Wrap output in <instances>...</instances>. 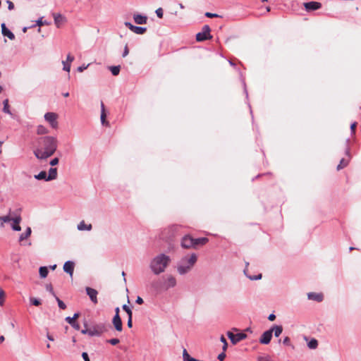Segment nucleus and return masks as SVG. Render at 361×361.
Segmentation results:
<instances>
[{
    "mask_svg": "<svg viewBox=\"0 0 361 361\" xmlns=\"http://www.w3.org/2000/svg\"><path fill=\"white\" fill-rule=\"evenodd\" d=\"M58 142L53 136H44L39 140V147L34 150L38 159L45 160L52 156L57 149Z\"/></svg>",
    "mask_w": 361,
    "mask_h": 361,
    "instance_id": "1",
    "label": "nucleus"
},
{
    "mask_svg": "<svg viewBox=\"0 0 361 361\" xmlns=\"http://www.w3.org/2000/svg\"><path fill=\"white\" fill-rule=\"evenodd\" d=\"M171 261L169 255L160 253L152 259L149 268L154 274L159 275L165 271Z\"/></svg>",
    "mask_w": 361,
    "mask_h": 361,
    "instance_id": "2",
    "label": "nucleus"
},
{
    "mask_svg": "<svg viewBox=\"0 0 361 361\" xmlns=\"http://www.w3.org/2000/svg\"><path fill=\"white\" fill-rule=\"evenodd\" d=\"M197 260L196 254L192 253L190 256L183 257L177 265V271L180 275L188 273L195 264Z\"/></svg>",
    "mask_w": 361,
    "mask_h": 361,
    "instance_id": "3",
    "label": "nucleus"
},
{
    "mask_svg": "<svg viewBox=\"0 0 361 361\" xmlns=\"http://www.w3.org/2000/svg\"><path fill=\"white\" fill-rule=\"evenodd\" d=\"M211 29L209 25H205L202 27V31L196 35V40L202 42L206 39H212V36L210 35Z\"/></svg>",
    "mask_w": 361,
    "mask_h": 361,
    "instance_id": "4",
    "label": "nucleus"
},
{
    "mask_svg": "<svg viewBox=\"0 0 361 361\" xmlns=\"http://www.w3.org/2000/svg\"><path fill=\"white\" fill-rule=\"evenodd\" d=\"M58 114L54 112H48L44 114V120L49 123L54 129L58 128Z\"/></svg>",
    "mask_w": 361,
    "mask_h": 361,
    "instance_id": "5",
    "label": "nucleus"
},
{
    "mask_svg": "<svg viewBox=\"0 0 361 361\" xmlns=\"http://www.w3.org/2000/svg\"><path fill=\"white\" fill-rule=\"evenodd\" d=\"M180 228V226L178 225H171L168 228H165L162 233V238L168 239L173 236V235L178 231Z\"/></svg>",
    "mask_w": 361,
    "mask_h": 361,
    "instance_id": "6",
    "label": "nucleus"
},
{
    "mask_svg": "<svg viewBox=\"0 0 361 361\" xmlns=\"http://www.w3.org/2000/svg\"><path fill=\"white\" fill-rule=\"evenodd\" d=\"M105 326L102 324H97L88 329L89 336H99L105 331Z\"/></svg>",
    "mask_w": 361,
    "mask_h": 361,
    "instance_id": "7",
    "label": "nucleus"
},
{
    "mask_svg": "<svg viewBox=\"0 0 361 361\" xmlns=\"http://www.w3.org/2000/svg\"><path fill=\"white\" fill-rule=\"evenodd\" d=\"M227 336L231 340L233 344H236L238 342L245 339L247 338V335L245 333H238L234 334L231 331L227 332Z\"/></svg>",
    "mask_w": 361,
    "mask_h": 361,
    "instance_id": "8",
    "label": "nucleus"
},
{
    "mask_svg": "<svg viewBox=\"0 0 361 361\" xmlns=\"http://www.w3.org/2000/svg\"><path fill=\"white\" fill-rule=\"evenodd\" d=\"M304 7L308 12L318 10L322 8V4L318 1H310L304 3Z\"/></svg>",
    "mask_w": 361,
    "mask_h": 361,
    "instance_id": "9",
    "label": "nucleus"
},
{
    "mask_svg": "<svg viewBox=\"0 0 361 361\" xmlns=\"http://www.w3.org/2000/svg\"><path fill=\"white\" fill-rule=\"evenodd\" d=\"M181 246L186 249L194 247V238L189 235H185L182 238Z\"/></svg>",
    "mask_w": 361,
    "mask_h": 361,
    "instance_id": "10",
    "label": "nucleus"
},
{
    "mask_svg": "<svg viewBox=\"0 0 361 361\" xmlns=\"http://www.w3.org/2000/svg\"><path fill=\"white\" fill-rule=\"evenodd\" d=\"M85 290H86V293H87V295L89 296L90 300L94 304H97L98 302V300H97L98 292H97V290L92 288H90V287H87Z\"/></svg>",
    "mask_w": 361,
    "mask_h": 361,
    "instance_id": "11",
    "label": "nucleus"
},
{
    "mask_svg": "<svg viewBox=\"0 0 361 361\" xmlns=\"http://www.w3.org/2000/svg\"><path fill=\"white\" fill-rule=\"evenodd\" d=\"M271 331L270 330L266 331L262 334L259 338V342L262 344H269L271 341Z\"/></svg>",
    "mask_w": 361,
    "mask_h": 361,
    "instance_id": "12",
    "label": "nucleus"
},
{
    "mask_svg": "<svg viewBox=\"0 0 361 361\" xmlns=\"http://www.w3.org/2000/svg\"><path fill=\"white\" fill-rule=\"evenodd\" d=\"M21 217L20 215L13 216L11 224V228L13 231H20L21 230V227L19 225Z\"/></svg>",
    "mask_w": 361,
    "mask_h": 361,
    "instance_id": "13",
    "label": "nucleus"
},
{
    "mask_svg": "<svg viewBox=\"0 0 361 361\" xmlns=\"http://www.w3.org/2000/svg\"><path fill=\"white\" fill-rule=\"evenodd\" d=\"M74 265V262L72 261H67L65 262L63 265L64 271L70 274L71 277L73 276V274Z\"/></svg>",
    "mask_w": 361,
    "mask_h": 361,
    "instance_id": "14",
    "label": "nucleus"
},
{
    "mask_svg": "<svg viewBox=\"0 0 361 361\" xmlns=\"http://www.w3.org/2000/svg\"><path fill=\"white\" fill-rule=\"evenodd\" d=\"M112 323L118 331H121L123 330L122 321L120 316H114L112 319Z\"/></svg>",
    "mask_w": 361,
    "mask_h": 361,
    "instance_id": "15",
    "label": "nucleus"
},
{
    "mask_svg": "<svg viewBox=\"0 0 361 361\" xmlns=\"http://www.w3.org/2000/svg\"><path fill=\"white\" fill-rule=\"evenodd\" d=\"M1 31L3 35L8 37L11 40L15 39L14 34L6 27L4 23L1 24Z\"/></svg>",
    "mask_w": 361,
    "mask_h": 361,
    "instance_id": "16",
    "label": "nucleus"
},
{
    "mask_svg": "<svg viewBox=\"0 0 361 361\" xmlns=\"http://www.w3.org/2000/svg\"><path fill=\"white\" fill-rule=\"evenodd\" d=\"M165 285L167 289L170 288H173L176 285V279H175L174 276L169 275L166 278Z\"/></svg>",
    "mask_w": 361,
    "mask_h": 361,
    "instance_id": "17",
    "label": "nucleus"
},
{
    "mask_svg": "<svg viewBox=\"0 0 361 361\" xmlns=\"http://www.w3.org/2000/svg\"><path fill=\"white\" fill-rule=\"evenodd\" d=\"M133 19L135 23L137 24H146L147 18L146 16L140 15V14H135L133 16Z\"/></svg>",
    "mask_w": 361,
    "mask_h": 361,
    "instance_id": "18",
    "label": "nucleus"
},
{
    "mask_svg": "<svg viewBox=\"0 0 361 361\" xmlns=\"http://www.w3.org/2000/svg\"><path fill=\"white\" fill-rule=\"evenodd\" d=\"M53 17L54 19V23L57 27H59L64 22V17L60 13H53Z\"/></svg>",
    "mask_w": 361,
    "mask_h": 361,
    "instance_id": "19",
    "label": "nucleus"
},
{
    "mask_svg": "<svg viewBox=\"0 0 361 361\" xmlns=\"http://www.w3.org/2000/svg\"><path fill=\"white\" fill-rule=\"evenodd\" d=\"M58 176L57 169L56 168H50L47 176V181L56 179Z\"/></svg>",
    "mask_w": 361,
    "mask_h": 361,
    "instance_id": "20",
    "label": "nucleus"
},
{
    "mask_svg": "<svg viewBox=\"0 0 361 361\" xmlns=\"http://www.w3.org/2000/svg\"><path fill=\"white\" fill-rule=\"evenodd\" d=\"M269 330L271 331V334L274 333L276 337H279L283 331V327L281 326L274 325Z\"/></svg>",
    "mask_w": 361,
    "mask_h": 361,
    "instance_id": "21",
    "label": "nucleus"
},
{
    "mask_svg": "<svg viewBox=\"0 0 361 361\" xmlns=\"http://www.w3.org/2000/svg\"><path fill=\"white\" fill-rule=\"evenodd\" d=\"M92 228V224H86L84 221H81L77 226L79 231H90Z\"/></svg>",
    "mask_w": 361,
    "mask_h": 361,
    "instance_id": "22",
    "label": "nucleus"
},
{
    "mask_svg": "<svg viewBox=\"0 0 361 361\" xmlns=\"http://www.w3.org/2000/svg\"><path fill=\"white\" fill-rule=\"evenodd\" d=\"M307 297L310 300H313L318 302H320L323 300V295L322 294L315 293H309Z\"/></svg>",
    "mask_w": 361,
    "mask_h": 361,
    "instance_id": "23",
    "label": "nucleus"
},
{
    "mask_svg": "<svg viewBox=\"0 0 361 361\" xmlns=\"http://www.w3.org/2000/svg\"><path fill=\"white\" fill-rule=\"evenodd\" d=\"M106 114L105 112L104 105L103 102L101 103V122L102 125H108V122L106 121Z\"/></svg>",
    "mask_w": 361,
    "mask_h": 361,
    "instance_id": "24",
    "label": "nucleus"
},
{
    "mask_svg": "<svg viewBox=\"0 0 361 361\" xmlns=\"http://www.w3.org/2000/svg\"><path fill=\"white\" fill-rule=\"evenodd\" d=\"M31 233H32L31 228L30 227H27L26 228L25 231L20 235L19 241L20 242L23 241L24 240H25L27 238H29L30 236V235H31Z\"/></svg>",
    "mask_w": 361,
    "mask_h": 361,
    "instance_id": "25",
    "label": "nucleus"
},
{
    "mask_svg": "<svg viewBox=\"0 0 361 361\" xmlns=\"http://www.w3.org/2000/svg\"><path fill=\"white\" fill-rule=\"evenodd\" d=\"M146 30H147L146 27H139V26H135V25H134V27H132V30H131L132 32H133L134 33L137 34V35H142L146 32Z\"/></svg>",
    "mask_w": 361,
    "mask_h": 361,
    "instance_id": "26",
    "label": "nucleus"
},
{
    "mask_svg": "<svg viewBox=\"0 0 361 361\" xmlns=\"http://www.w3.org/2000/svg\"><path fill=\"white\" fill-rule=\"evenodd\" d=\"M209 241L207 238H194V247L197 245H204Z\"/></svg>",
    "mask_w": 361,
    "mask_h": 361,
    "instance_id": "27",
    "label": "nucleus"
},
{
    "mask_svg": "<svg viewBox=\"0 0 361 361\" xmlns=\"http://www.w3.org/2000/svg\"><path fill=\"white\" fill-rule=\"evenodd\" d=\"M34 178L37 180H44L46 181H47V172L44 171H42L39 172L38 174L35 175Z\"/></svg>",
    "mask_w": 361,
    "mask_h": 361,
    "instance_id": "28",
    "label": "nucleus"
},
{
    "mask_svg": "<svg viewBox=\"0 0 361 361\" xmlns=\"http://www.w3.org/2000/svg\"><path fill=\"white\" fill-rule=\"evenodd\" d=\"M48 133H49L48 129L46 127H44V126L39 125L37 126V133L38 135H44V134H47Z\"/></svg>",
    "mask_w": 361,
    "mask_h": 361,
    "instance_id": "29",
    "label": "nucleus"
},
{
    "mask_svg": "<svg viewBox=\"0 0 361 361\" xmlns=\"http://www.w3.org/2000/svg\"><path fill=\"white\" fill-rule=\"evenodd\" d=\"M39 275L41 278H46L48 275V269L46 267H41L39 269Z\"/></svg>",
    "mask_w": 361,
    "mask_h": 361,
    "instance_id": "30",
    "label": "nucleus"
},
{
    "mask_svg": "<svg viewBox=\"0 0 361 361\" xmlns=\"http://www.w3.org/2000/svg\"><path fill=\"white\" fill-rule=\"evenodd\" d=\"M349 159H345L344 158L341 159L339 164L337 166V170H341L345 167L348 164Z\"/></svg>",
    "mask_w": 361,
    "mask_h": 361,
    "instance_id": "31",
    "label": "nucleus"
},
{
    "mask_svg": "<svg viewBox=\"0 0 361 361\" xmlns=\"http://www.w3.org/2000/svg\"><path fill=\"white\" fill-rule=\"evenodd\" d=\"M317 345L318 341L314 338L311 339L307 343V346L310 349H315L317 348Z\"/></svg>",
    "mask_w": 361,
    "mask_h": 361,
    "instance_id": "32",
    "label": "nucleus"
},
{
    "mask_svg": "<svg viewBox=\"0 0 361 361\" xmlns=\"http://www.w3.org/2000/svg\"><path fill=\"white\" fill-rule=\"evenodd\" d=\"M109 69L113 75H118L120 73L121 67L120 66H110Z\"/></svg>",
    "mask_w": 361,
    "mask_h": 361,
    "instance_id": "33",
    "label": "nucleus"
},
{
    "mask_svg": "<svg viewBox=\"0 0 361 361\" xmlns=\"http://www.w3.org/2000/svg\"><path fill=\"white\" fill-rule=\"evenodd\" d=\"M3 104H4V108H3V111L4 112L6 113V114H8L10 115H11V112L9 110V104H8V99H5L4 102H3Z\"/></svg>",
    "mask_w": 361,
    "mask_h": 361,
    "instance_id": "34",
    "label": "nucleus"
},
{
    "mask_svg": "<svg viewBox=\"0 0 361 361\" xmlns=\"http://www.w3.org/2000/svg\"><path fill=\"white\" fill-rule=\"evenodd\" d=\"M13 218V216H12L11 213H9L8 215L1 216L0 221H3L4 223L11 222V221H12Z\"/></svg>",
    "mask_w": 361,
    "mask_h": 361,
    "instance_id": "35",
    "label": "nucleus"
},
{
    "mask_svg": "<svg viewBox=\"0 0 361 361\" xmlns=\"http://www.w3.org/2000/svg\"><path fill=\"white\" fill-rule=\"evenodd\" d=\"M247 269H245L244 270V273L247 276V277L249 278L250 280H258V279H262V274H258L257 276H250V275H247Z\"/></svg>",
    "mask_w": 361,
    "mask_h": 361,
    "instance_id": "36",
    "label": "nucleus"
},
{
    "mask_svg": "<svg viewBox=\"0 0 361 361\" xmlns=\"http://www.w3.org/2000/svg\"><path fill=\"white\" fill-rule=\"evenodd\" d=\"M122 308L127 313L128 317H132V315H133L132 310L127 305H123Z\"/></svg>",
    "mask_w": 361,
    "mask_h": 361,
    "instance_id": "37",
    "label": "nucleus"
},
{
    "mask_svg": "<svg viewBox=\"0 0 361 361\" xmlns=\"http://www.w3.org/2000/svg\"><path fill=\"white\" fill-rule=\"evenodd\" d=\"M55 298L58 302L59 308L65 310L66 308V305H65V303L62 300H61L57 296H56Z\"/></svg>",
    "mask_w": 361,
    "mask_h": 361,
    "instance_id": "38",
    "label": "nucleus"
},
{
    "mask_svg": "<svg viewBox=\"0 0 361 361\" xmlns=\"http://www.w3.org/2000/svg\"><path fill=\"white\" fill-rule=\"evenodd\" d=\"M44 25H49V23H47L46 20H42V18H39L37 21H36V25L39 26V27H41Z\"/></svg>",
    "mask_w": 361,
    "mask_h": 361,
    "instance_id": "39",
    "label": "nucleus"
},
{
    "mask_svg": "<svg viewBox=\"0 0 361 361\" xmlns=\"http://www.w3.org/2000/svg\"><path fill=\"white\" fill-rule=\"evenodd\" d=\"M46 289L47 291H49L53 296L56 297V294L54 291L53 287L51 284H48L46 286Z\"/></svg>",
    "mask_w": 361,
    "mask_h": 361,
    "instance_id": "40",
    "label": "nucleus"
},
{
    "mask_svg": "<svg viewBox=\"0 0 361 361\" xmlns=\"http://www.w3.org/2000/svg\"><path fill=\"white\" fill-rule=\"evenodd\" d=\"M62 63H63V69L65 71L70 72V71H71V64L68 63V62H66V61H63Z\"/></svg>",
    "mask_w": 361,
    "mask_h": 361,
    "instance_id": "41",
    "label": "nucleus"
},
{
    "mask_svg": "<svg viewBox=\"0 0 361 361\" xmlns=\"http://www.w3.org/2000/svg\"><path fill=\"white\" fill-rule=\"evenodd\" d=\"M183 360L184 361H188L190 359H191L192 357L189 355V354L188 353L187 350L185 349H184L183 350Z\"/></svg>",
    "mask_w": 361,
    "mask_h": 361,
    "instance_id": "42",
    "label": "nucleus"
},
{
    "mask_svg": "<svg viewBox=\"0 0 361 361\" xmlns=\"http://www.w3.org/2000/svg\"><path fill=\"white\" fill-rule=\"evenodd\" d=\"M30 302L35 306H38L41 304L40 301L38 299L35 298H30Z\"/></svg>",
    "mask_w": 361,
    "mask_h": 361,
    "instance_id": "43",
    "label": "nucleus"
},
{
    "mask_svg": "<svg viewBox=\"0 0 361 361\" xmlns=\"http://www.w3.org/2000/svg\"><path fill=\"white\" fill-rule=\"evenodd\" d=\"M119 342L120 341L118 338H111L108 341V343H111L113 345H117Z\"/></svg>",
    "mask_w": 361,
    "mask_h": 361,
    "instance_id": "44",
    "label": "nucleus"
},
{
    "mask_svg": "<svg viewBox=\"0 0 361 361\" xmlns=\"http://www.w3.org/2000/svg\"><path fill=\"white\" fill-rule=\"evenodd\" d=\"M156 14L159 18L163 17V10L161 8H159L156 10Z\"/></svg>",
    "mask_w": 361,
    "mask_h": 361,
    "instance_id": "45",
    "label": "nucleus"
},
{
    "mask_svg": "<svg viewBox=\"0 0 361 361\" xmlns=\"http://www.w3.org/2000/svg\"><path fill=\"white\" fill-rule=\"evenodd\" d=\"M66 321L69 324H71V326L73 325V324L75 322V320L73 319V317H67L66 318Z\"/></svg>",
    "mask_w": 361,
    "mask_h": 361,
    "instance_id": "46",
    "label": "nucleus"
},
{
    "mask_svg": "<svg viewBox=\"0 0 361 361\" xmlns=\"http://www.w3.org/2000/svg\"><path fill=\"white\" fill-rule=\"evenodd\" d=\"M4 297V291L2 289H0V305H3Z\"/></svg>",
    "mask_w": 361,
    "mask_h": 361,
    "instance_id": "47",
    "label": "nucleus"
},
{
    "mask_svg": "<svg viewBox=\"0 0 361 361\" xmlns=\"http://www.w3.org/2000/svg\"><path fill=\"white\" fill-rule=\"evenodd\" d=\"M128 53H129L128 47V45L126 44V46L124 47V49H123V52L122 56L123 57L127 56Z\"/></svg>",
    "mask_w": 361,
    "mask_h": 361,
    "instance_id": "48",
    "label": "nucleus"
},
{
    "mask_svg": "<svg viewBox=\"0 0 361 361\" xmlns=\"http://www.w3.org/2000/svg\"><path fill=\"white\" fill-rule=\"evenodd\" d=\"M73 61H74V56H73L71 54H68L66 62H68V63L71 64Z\"/></svg>",
    "mask_w": 361,
    "mask_h": 361,
    "instance_id": "49",
    "label": "nucleus"
},
{
    "mask_svg": "<svg viewBox=\"0 0 361 361\" xmlns=\"http://www.w3.org/2000/svg\"><path fill=\"white\" fill-rule=\"evenodd\" d=\"M58 163H59V159L56 157V158H54L53 159H51L50 161L49 164L51 166H55V165L58 164Z\"/></svg>",
    "mask_w": 361,
    "mask_h": 361,
    "instance_id": "50",
    "label": "nucleus"
},
{
    "mask_svg": "<svg viewBox=\"0 0 361 361\" xmlns=\"http://www.w3.org/2000/svg\"><path fill=\"white\" fill-rule=\"evenodd\" d=\"M205 16H207L208 18H215V17H218V15L216 14V13H212L207 12L205 13Z\"/></svg>",
    "mask_w": 361,
    "mask_h": 361,
    "instance_id": "51",
    "label": "nucleus"
},
{
    "mask_svg": "<svg viewBox=\"0 0 361 361\" xmlns=\"http://www.w3.org/2000/svg\"><path fill=\"white\" fill-rule=\"evenodd\" d=\"M82 357L84 360V361H90V358H89V356H88V354L85 352L82 353Z\"/></svg>",
    "mask_w": 361,
    "mask_h": 361,
    "instance_id": "52",
    "label": "nucleus"
},
{
    "mask_svg": "<svg viewBox=\"0 0 361 361\" xmlns=\"http://www.w3.org/2000/svg\"><path fill=\"white\" fill-rule=\"evenodd\" d=\"M290 338H289L288 336H286V337H285V338H283V343L284 345H290Z\"/></svg>",
    "mask_w": 361,
    "mask_h": 361,
    "instance_id": "53",
    "label": "nucleus"
},
{
    "mask_svg": "<svg viewBox=\"0 0 361 361\" xmlns=\"http://www.w3.org/2000/svg\"><path fill=\"white\" fill-rule=\"evenodd\" d=\"M89 64L87 65V66H85V65H82V66H80L78 68V72H82L83 71H85L87 67H88Z\"/></svg>",
    "mask_w": 361,
    "mask_h": 361,
    "instance_id": "54",
    "label": "nucleus"
},
{
    "mask_svg": "<svg viewBox=\"0 0 361 361\" xmlns=\"http://www.w3.org/2000/svg\"><path fill=\"white\" fill-rule=\"evenodd\" d=\"M6 2L8 4V8L9 10H13L14 8V4L9 0H8Z\"/></svg>",
    "mask_w": 361,
    "mask_h": 361,
    "instance_id": "55",
    "label": "nucleus"
},
{
    "mask_svg": "<svg viewBox=\"0 0 361 361\" xmlns=\"http://www.w3.org/2000/svg\"><path fill=\"white\" fill-rule=\"evenodd\" d=\"M225 357H226V355L224 353H222L218 355V359L220 361H223L225 359Z\"/></svg>",
    "mask_w": 361,
    "mask_h": 361,
    "instance_id": "56",
    "label": "nucleus"
},
{
    "mask_svg": "<svg viewBox=\"0 0 361 361\" xmlns=\"http://www.w3.org/2000/svg\"><path fill=\"white\" fill-rule=\"evenodd\" d=\"M356 126H357V123H356V122H354V123H353L351 124V126H350V130H351V131H352L353 133H354L355 129V128H356Z\"/></svg>",
    "mask_w": 361,
    "mask_h": 361,
    "instance_id": "57",
    "label": "nucleus"
},
{
    "mask_svg": "<svg viewBox=\"0 0 361 361\" xmlns=\"http://www.w3.org/2000/svg\"><path fill=\"white\" fill-rule=\"evenodd\" d=\"M133 326V324H132V317H128V326L129 328H131Z\"/></svg>",
    "mask_w": 361,
    "mask_h": 361,
    "instance_id": "58",
    "label": "nucleus"
},
{
    "mask_svg": "<svg viewBox=\"0 0 361 361\" xmlns=\"http://www.w3.org/2000/svg\"><path fill=\"white\" fill-rule=\"evenodd\" d=\"M85 329H82L81 331V333L82 334H88L89 335V331H88V328H87V324H85Z\"/></svg>",
    "mask_w": 361,
    "mask_h": 361,
    "instance_id": "59",
    "label": "nucleus"
},
{
    "mask_svg": "<svg viewBox=\"0 0 361 361\" xmlns=\"http://www.w3.org/2000/svg\"><path fill=\"white\" fill-rule=\"evenodd\" d=\"M136 302H137V304H140V305L142 304V303H143V300H142V298L141 297L138 296V297L137 298V299H136Z\"/></svg>",
    "mask_w": 361,
    "mask_h": 361,
    "instance_id": "60",
    "label": "nucleus"
},
{
    "mask_svg": "<svg viewBox=\"0 0 361 361\" xmlns=\"http://www.w3.org/2000/svg\"><path fill=\"white\" fill-rule=\"evenodd\" d=\"M125 25L128 27L130 30H132V27H134V25L129 22H126Z\"/></svg>",
    "mask_w": 361,
    "mask_h": 361,
    "instance_id": "61",
    "label": "nucleus"
},
{
    "mask_svg": "<svg viewBox=\"0 0 361 361\" xmlns=\"http://www.w3.org/2000/svg\"><path fill=\"white\" fill-rule=\"evenodd\" d=\"M275 319H276V316H275V314H269V317H268V319H269V321H274Z\"/></svg>",
    "mask_w": 361,
    "mask_h": 361,
    "instance_id": "62",
    "label": "nucleus"
},
{
    "mask_svg": "<svg viewBox=\"0 0 361 361\" xmlns=\"http://www.w3.org/2000/svg\"><path fill=\"white\" fill-rule=\"evenodd\" d=\"M72 326L76 329V330H79L80 329V324L78 323H77L76 322L73 324V325H72Z\"/></svg>",
    "mask_w": 361,
    "mask_h": 361,
    "instance_id": "63",
    "label": "nucleus"
},
{
    "mask_svg": "<svg viewBox=\"0 0 361 361\" xmlns=\"http://www.w3.org/2000/svg\"><path fill=\"white\" fill-rule=\"evenodd\" d=\"M119 312H120V309L118 307H116L115 309V315L114 316H119Z\"/></svg>",
    "mask_w": 361,
    "mask_h": 361,
    "instance_id": "64",
    "label": "nucleus"
}]
</instances>
